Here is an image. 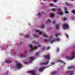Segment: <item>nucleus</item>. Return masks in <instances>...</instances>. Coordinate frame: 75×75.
Instances as JSON below:
<instances>
[{
    "label": "nucleus",
    "instance_id": "f03ea898",
    "mask_svg": "<svg viewBox=\"0 0 75 75\" xmlns=\"http://www.w3.org/2000/svg\"><path fill=\"white\" fill-rule=\"evenodd\" d=\"M72 56L73 57H70L68 56L66 57V58L67 59H69V60H72V59H74V58H75V52H73L72 54Z\"/></svg>",
    "mask_w": 75,
    "mask_h": 75
},
{
    "label": "nucleus",
    "instance_id": "603ef678",
    "mask_svg": "<svg viewBox=\"0 0 75 75\" xmlns=\"http://www.w3.org/2000/svg\"><path fill=\"white\" fill-rule=\"evenodd\" d=\"M44 1H46V0H44Z\"/></svg>",
    "mask_w": 75,
    "mask_h": 75
},
{
    "label": "nucleus",
    "instance_id": "c85d7f7f",
    "mask_svg": "<svg viewBox=\"0 0 75 75\" xmlns=\"http://www.w3.org/2000/svg\"><path fill=\"white\" fill-rule=\"evenodd\" d=\"M49 6H53V4H49Z\"/></svg>",
    "mask_w": 75,
    "mask_h": 75
},
{
    "label": "nucleus",
    "instance_id": "4468645a",
    "mask_svg": "<svg viewBox=\"0 0 75 75\" xmlns=\"http://www.w3.org/2000/svg\"><path fill=\"white\" fill-rule=\"evenodd\" d=\"M50 16L51 17H54V15L52 13H51L50 15Z\"/></svg>",
    "mask_w": 75,
    "mask_h": 75
},
{
    "label": "nucleus",
    "instance_id": "9b49d317",
    "mask_svg": "<svg viewBox=\"0 0 75 75\" xmlns=\"http://www.w3.org/2000/svg\"><path fill=\"white\" fill-rule=\"evenodd\" d=\"M45 69V67H43L41 68H40L39 69V71H42V70H44Z\"/></svg>",
    "mask_w": 75,
    "mask_h": 75
},
{
    "label": "nucleus",
    "instance_id": "f8f14e48",
    "mask_svg": "<svg viewBox=\"0 0 75 75\" xmlns=\"http://www.w3.org/2000/svg\"><path fill=\"white\" fill-rule=\"evenodd\" d=\"M45 58H47V59H50V56H49V55L48 56H45Z\"/></svg>",
    "mask_w": 75,
    "mask_h": 75
},
{
    "label": "nucleus",
    "instance_id": "1a4fd4ad",
    "mask_svg": "<svg viewBox=\"0 0 75 75\" xmlns=\"http://www.w3.org/2000/svg\"><path fill=\"white\" fill-rule=\"evenodd\" d=\"M21 56L23 58H26V57H27V56L25 54H21Z\"/></svg>",
    "mask_w": 75,
    "mask_h": 75
},
{
    "label": "nucleus",
    "instance_id": "e433bc0d",
    "mask_svg": "<svg viewBox=\"0 0 75 75\" xmlns=\"http://www.w3.org/2000/svg\"><path fill=\"white\" fill-rule=\"evenodd\" d=\"M34 48L35 49H36V48H37V47H36V46H35L34 47Z\"/></svg>",
    "mask_w": 75,
    "mask_h": 75
},
{
    "label": "nucleus",
    "instance_id": "58836bf2",
    "mask_svg": "<svg viewBox=\"0 0 75 75\" xmlns=\"http://www.w3.org/2000/svg\"><path fill=\"white\" fill-rule=\"evenodd\" d=\"M68 68L69 69H71V68H72L70 67H68Z\"/></svg>",
    "mask_w": 75,
    "mask_h": 75
},
{
    "label": "nucleus",
    "instance_id": "79ce46f5",
    "mask_svg": "<svg viewBox=\"0 0 75 75\" xmlns=\"http://www.w3.org/2000/svg\"><path fill=\"white\" fill-rule=\"evenodd\" d=\"M52 11H55V9H52Z\"/></svg>",
    "mask_w": 75,
    "mask_h": 75
},
{
    "label": "nucleus",
    "instance_id": "c03bdc74",
    "mask_svg": "<svg viewBox=\"0 0 75 75\" xmlns=\"http://www.w3.org/2000/svg\"><path fill=\"white\" fill-rule=\"evenodd\" d=\"M45 41H47V39H46L45 40Z\"/></svg>",
    "mask_w": 75,
    "mask_h": 75
},
{
    "label": "nucleus",
    "instance_id": "a878e982",
    "mask_svg": "<svg viewBox=\"0 0 75 75\" xmlns=\"http://www.w3.org/2000/svg\"><path fill=\"white\" fill-rule=\"evenodd\" d=\"M67 18H64V20H63V21H67Z\"/></svg>",
    "mask_w": 75,
    "mask_h": 75
},
{
    "label": "nucleus",
    "instance_id": "20e7f679",
    "mask_svg": "<svg viewBox=\"0 0 75 75\" xmlns=\"http://www.w3.org/2000/svg\"><path fill=\"white\" fill-rule=\"evenodd\" d=\"M63 28L64 29H66V28H69V27L68 26V24L65 23L63 25Z\"/></svg>",
    "mask_w": 75,
    "mask_h": 75
},
{
    "label": "nucleus",
    "instance_id": "f704fd0d",
    "mask_svg": "<svg viewBox=\"0 0 75 75\" xmlns=\"http://www.w3.org/2000/svg\"><path fill=\"white\" fill-rule=\"evenodd\" d=\"M54 1L55 2H57L58 1V0H54Z\"/></svg>",
    "mask_w": 75,
    "mask_h": 75
},
{
    "label": "nucleus",
    "instance_id": "5701e85b",
    "mask_svg": "<svg viewBox=\"0 0 75 75\" xmlns=\"http://www.w3.org/2000/svg\"><path fill=\"white\" fill-rule=\"evenodd\" d=\"M45 27V25L43 24L42 25V26H41V28H44V27Z\"/></svg>",
    "mask_w": 75,
    "mask_h": 75
},
{
    "label": "nucleus",
    "instance_id": "2eb2a0df",
    "mask_svg": "<svg viewBox=\"0 0 75 75\" xmlns=\"http://www.w3.org/2000/svg\"><path fill=\"white\" fill-rule=\"evenodd\" d=\"M30 59L31 61H34V57H30Z\"/></svg>",
    "mask_w": 75,
    "mask_h": 75
},
{
    "label": "nucleus",
    "instance_id": "4be33fe9",
    "mask_svg": "<svg viewBox=\"0 0 75 75\" xmlns=\"http://www.w3.org/2000/svg\"><path fill=\"white\" fill-rule=\"evenodd\" d=\"M42 14V13H38V15L39 16V17H41V16H42V15H41Z\"/></svg>",
    "mask_w": 75,
    "mask_h": 75
},
{
    "label": "nucleus",
    "instance_id": "c756f323",
    "mask_svg": "<svg viewBox=\"0 0 75 75\" xmlns=\"http://www.w3.org/2000/svg\"><path fill=\"white\" fill-rule=\"evenodd\" d=\"M57 10H58L59 11H61V9H60V8H58L57 9Z\"/></svg>",
    "mask_w": 75,
    "mask_h": 75
},
{
    "label": "nucleus",
    "instance_id": "a211bd4d",
    "mask_svg": "<svg viewBox=\"0 0 75 75\" xmlns=\"http://www.w3.org/2000/svg\"><path fill=\"white\" fill-rule=\"evenodd\" d=\"M34 37H36V38H38L39 37V36L36 34H34Z\"/></svg>",
    "mask_w": 75,
    "mask_h": 75
},
{
    "label": "nucleus",
    "instance_id": "c9c22d12",
    "mask_svg": "<svg viewBox=\"0 0 75 75\" xmlns=\"http://www.w3.org/2000/svg\"><path fill=\"white\" fill-rule=\"evenodd\" d=\"M66 37H68V38H69V36L67 34L66 35Z\"/></svg>",
    "mask_w": 75,
    "mask_h": 75
},
{
    "label": "nucleus",
    "instance_id": "3c124183",
    "mask_svg": "<svg viewBox=\"0 0 75 75\" xmlns=\"http://www.w3.org/2000/svg\"><path fill=\"white\" fill-rule=\"evenodd\" d=\"M71 1H74V0H71Z\"/></svg>",
    "mask_w": 75,
    "mask_h": 75
},
{
    "label": "nucleus",
    "instance_id": "de8ad7c7",
    "mask_svg": "<svg viewBox=\"0 0 75 75\" xmlns=\"http://www.w3.org/2000/svg\"><path fill=\"white\" fill-rule=\"evenodd\" d=\"M38 47H40V45H38Z\"/></svg>",
    "mask_w": 75,
    "mask_h": 75
},
{
    "label": "nucleus",
    "instance_id": "a18cd8bd",
    "mask_svg": "<svg viewBox=\"0 0 75 75\" xmlns=\"http://www.w3.org/2000/svg\"><path fill=\"white\" fill-rule=\"evenodd\" d=\"M27 63H28V62H25V64H27Z\"/></svg>",
    "mask_w": 75,
    "mask_h": 75
},
{
    "label": "nucleus",
    "instance_id": "6ab92c4d",
    "mask_svg": "<svg viewBox=\"0 0 75 75\" xmlns=\"http://www.w3.org/2000/svg\"><path fill=\"white\" fill-rule=\"evenodd\" d=\"M56 73H57V72L56 71H54L52 73V75H55V74Z\"/></svg>",
    "mask_w": 75,
    "mask_h": 75
},
{
    "label": "nucleus",
    "instance_id": "393cba45",
    "mask_svg": "<svg viewBox=\"0 0 75 75\" xmlns=\"http://www.w3.org/2000/svg\"><path fill=\"white\" fill-rule=\"evenodd\" d=\"M43 34V33H41V32H40L39 34V35H42Z\"/></svg>",
    "mask_w": 75,
    "mask_h": 75
},
{
    "label": "nucleus",
    "instance_id": "f3484780",
    "mask_svg": "<svg viewBox=\"0 0 75 75\" xmlns=\"http://www.w3.org/2000/svg\"><path fill=\"white\" fill-rule=\"evenodd\" d=\"M64 10L65 11V13H68V12H67V8L66 7H64Z\"/></svg>",
    "mask_w": 75,
    "mask_h": 75
},
{
    "label": "nucleus",
    "instance_id": "864d4df0",
    "mask_svg": "<svg viewBox=\"0 0 75 75\" xmlns=\"http://www.w3.org/2000/svg\"><path fill=\"white\" fill-rule=\"evenodd\" d=\"M46 24H47V23H47V22H46Z\"/></svg>",
    "mask_w": 75,
    "mask_h": 75
},
{
    "label": "nucleus",
    "instance_id": "f257e3e1",
    "mask_svg": "<svg viewBox=\"0 0 75 75\" xmlns=\"http://www.w3.org/2000/svg\"><path fill=\"white\" fill-rule=\"evenodd\" d=\"M58 34H56V36L57 38H56L55 39H53V38H52V39L49 40V42H51V44H52L54 42V41H59V39L58 38Z\"/></svg>",
    "mask_w": 75,
    "mask_h": 75
},
{
    "label": "nucleus",
    "instance_id": "aec40b11",
    "mask_svg": "<svg viewBox=\"0 0 75 75\" xmlns=\"http://www.w3.org/2000/svg\"><path fill=\"white\" fill-rule=\"evenodd\" d=\"M72 13H73L74 14H75V10H73L72 11Z\"/></svg>",
    "mask_w": 75,
    "mask_h": 75
},
{
    "label": "nucleus",
    "instance_id": "7ed1b4c3",
    "mask_svg": "<svg viewBox=\"0 0 75 75\" xmlns=\"http://www.w3.org/2000/svg\"><path fill=\"white\" fill-rule=\"evenodd\" d=\"M16 67H17V68H18V69H20L21 67V66L20 64L18 63V62H16Z\"/></svg>",
    "mask_w": 75,
    "mask_h": 75
},
{
    "label": "nucleus",
    "instance_id": "8fccbe9b",
    "mask_svg": "<svg viewBox=\"0 0 75 75\" xmlns=\"http://www.w3.org/2000/svg\"><path fill=\"white\" fill-rule=\"evenodd\" d=\"M30 62V63H31V62H32V61H31V62Z\"/></svg>",
    "mask_w": 75,
    "mask_h": 75
},
{
    "label": "nucleus",
    "instance_id": "cd10ccee",
    "mask_svg": "<svg viewBox=\"0 0 75 75\" xmlns=\"http://www.w3.org/2000/svg\"><path fill=\"white\" fill-rule=\"evenodd\" d=\"M35 32L36 33H39L40 32V31L38 30H35Z\"/></svg>",
    "mask_w": 75,
    "mask_h": 75
},
{
    "label": "nucleus",
    "instance_id": "2f4dec72",
    "mask_svg": "<svg viewBox=\"0 0 75 75\" xmlns=\"http://www.w3.org/2000/svg\"><path fill=\"white\" fill-rule=\"evenodd\" d=\"M62 62V60H59L57 62Z\"/></svg>",
    "mask_w": 75,
    "mask_h": 75
},
{
    "label": "nucleus",
    "instance_id": "4c0bfd02",
    "mask_svg": "<svg viewBox=\"0 0 75 75\" xmlns=\"http://www.w3.org/2000/svg\"><path fill=\"white\" fill-rule=\"evenodd\" d=\"M55 64V63L54 62H53L52 63V65H54Z\"/></svg>",
    "mask_w": 75,
    "mask_h": 75
},
{
    "label": "nucleus",
    "instance_id": "b1692460",
    "mask_svg": "<svg viewBox=\"0 0 75 75\" xmlns=\"http://www.w3.org/2000/svg\"><path fill=\"white\" fill-rule=\"evenodd\" d=\"M43 37H48V36L47 35H45L44 34L43 35Z\"/></svg>",
    "mask_w": 75,
    "mask_h": 75
},
{
    "label": "nucleus",
    "instance_id": "09e8293b",
    "mask_svg": "<svg viewBox=\"0 0 75 75\" xmlns=\"http://www.w3.org/2000/svg\"><path fill=\"white\" fill-rule=\"evenodd\" d=\"M58 51H59V49H58Z\"/></svg>",
    "mask_w": 75,
    "mask_h": 75
},
{
    "label": "nucleus",
    "instance_id": "0eeeda50",
    "mask_svg": "<svg viewBox=\"0 0 75 75\" xmlns=\"http://www.w3.org/2000/svg\"><path fill=\"white\" fill-rule=\"evenodd\" d=\"M5 62L7 64H8V63H10L12 62V61H11V60H6Z\"/></svg>",
    "mask_w": 75,
    "mask_h": 75
},
{
    "label": "nucleus",
    "instance_id": "dca6fc26",
    "mask_svg": "<svg viewBox=\"0 0 75 75\" xmlns=\"http://www.w3.org/2000/svg\"><path fill=\"white\" fill-rule=\"evenodd\" d=\"M59 14L62 16V12H61V11H59Z\"/></svg>",
    "mask_w": 75,
    "mask_h": 75
},
{
    "label": "nucleus",
    "instance_id": "49530a36",
    "mask_svg": "<svg viewBox=\"0 0 75 75\" xmlns=\"http://www.w3.org/2000/svg\"><path fill=\"white\" fill-rule=\"evenodd\" d=\"M25 53H27V51L26 50L25 51Z\"/></svg>",
    "mask_w": 75,
    "mask_h": 75
},
{
    "label": "nucleus",
    "instance_id": "37998d69",
    "mask_svg": "<svg viewBox=\"0 0 75 75\" xmlns=\"http://www.w3.org/2000/svg\"><path fill=\"white\" fill-rule=\"evenodd\" d=\"M26 37L28 38H29V35L27 36Z\"/></svg>",
    "mask_w": 75,
    "mask_h": 75
},
{
    "label": "nucleus",
    "instance_id": "7c9ffc66",
    "mask_svg": "<svg viewBox=\"0 0 75 75\" xmlns=\"http://www.w3.org/2000/svg\"><path fill=\"white\" fill-rule=\"evenodd\" d=\"M36 56H38L40 55V54L39 53H37L36 54Z\"/></svg>",
    "mask_w": 75,
    "mask_h": 75
},
{
    "label": "nucleus",
    "instance_id": "412c9836",
    "mask_svg": "<svg viewBox=\"0 0 75 75\" xmlns=\"http://www.w3.org/2000/svg\"><path fill=\"white\" fill-rule=\"evenodd\" d=\"M52 22V21H51V20H50V21H47L46 22V23H51Z\"/></svg>",
    "mask_w": 75,
    "mask_h": 75
},
{
    "label": "nucleus",
    "instance_id": "bb28decb",
    "mask_svg": "<svg viewBox=\"0 0 75 75\" xmlns=\"http://www.w3.org/2000/svg\"><path fill=\"white\" fill-rule=\"evenodd\" d=\"M56 29H58V25H56Z\"/></svg>",
    "mask_w": 75,
    "mask_h": 75
},
{
    "label": "nucleus",
    "instance_id": "72a5a7b5",
    "mask_svg": "<svg viewBox=\"0 0 75 75\" xmlns=\"http://www.w3.org/2000/svg\"><path fill=\"white\" fill-rule=\"evenodd\" d=\"M50 47H49L47 48V50H50Z\"/></svg>",
    "mask_w": 75,
    "mask_h": 75
},
{
    "label": "nucleus",
    "instance_id": "473e14b6",
    "mask_svg": "<svg viewBox=\"0 0 75 75\" xmlns=\"http://www.w3.org/2000/svg\"><path fill=\"white\" fill-rule=\"evenodd\" d=\"M52 24H55V21H54L53 22H52Z\"/></svg>",
    "mask_w": 75,
    "mask_h": 75
},
{
    "label": "nucleus",
    "instance_id": "423d86ee",
    "mask_svg": "<svg viewBox=\"0 0 75 75\" xmlns=\"http://www.w3.org/2000/svg\"><path fill=\"white\" fill-rule=\"evenodd\" d=\"M67 74H69V75H72V74H73L72 71H68L66 72Z\"/></svg>",
    "mask_w": 75,
    "mask_h": 75
},
{
    "label": "nucleus",
    "instance_id": "ea45409f",
    "mask_svg": "<svg viewBox=\"0 0 75 75\" xmlns=\"http://www.w3.org/2000/svg\"><path fill=\"white\" fill-rule=\"evenodd\" d=\"M44 49H45V47H43L42 50H44Z\"/></svg>",
    "mask_w": 75,
    "mask_h": 75
},
{
    "label": "nucleus",
    "instance_id": "ddd939ff",
    "mask_svg": "<svg viewBox=\"0 0 75 75\" xmlns=\"http://www.w3.org/2000/svg\"><path fill=\"white\" fill-rule=\"evenodd\" d=\"M29 47H30V48H31V50L33 51L34 49H33V48L32 47V45H29Z\"/></svg>",
    "mask_w": 75,
    "mask_h": 75
},
{
    "label": "nucleus",
    "instance_id": "a19ab883",
    "mask_svg": "<svg viewBox=\"0 0 75 75\" xmlns=\"http://www.w3.org/2000/svg\"><path fill=\"white\" fill-rule=\"evenodd\" d=\"M14 54H15V55H16L17 54V52H15Z\"/></svg>",
    "mask_w": 75,
    "mask_h": 75
},
{
    "label": "nucleus",
    "instance_id": "39448f33",
    "mask_svg": "<svg viewBox=\"0 0 75 75\" xmlns=\"http://www.w3.org/2000/svg\"><path fill=\"white\" fill-rule=\"evenodd\" d=\"M29 72L30 74H33L34 75H37V74L35 73V71L34 70L30 71Z\"/></svg>",
    "mask_w": 75,
    "mask_h": 75
},
{
    "label": "nucleus",
    "instance_id": "9d476101",
    "mask_svg": "<svg viewBox=\"0 0 75 75\" xmlns=\"http://www.w3.org/2000/svg\"><path fill=\"white\" fill-rule=\"evenodd\" d=\"M66 4L67 5V6H69L70 7H72V5L71 4H68V3H66Z\"/></svg>",
    "mask_w": 75,
    "mask_h": 75
},
{
    "label": "nucleus",
    "instance_id": "6e6552de",
    "mask_svg": "<svg viewBox=\"0 0 75 75\" xmlns=\"http://www.w3.org/2000/svg\"><path fill=\"white\" fill-rule=\"evenodd\" d=\"M49 61H48L46 63H45V62L41 63V64L42 65L43 64H45V65H47V64L49 63Z\"/></svg>",
    "mask_w": 75,
    "mask_h": 75
}]
</instances>
